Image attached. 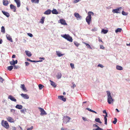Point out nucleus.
<instances>
[{"label": "nucleus", "instance_id": "obj_1", "mask_svg": "<svg viewBox=\"0 0 130 130\" xmlns=\"http://www.w3.org/2000/svg\"><path fill=\"white\" fill-rule=\"evenodd\" d=\"M94 13L91 11H89L88 13V15L87 16L86 18V20L87 23L88 24L90 25L91 22V15H93Z\"/></svg>", "mask_w": 130, "mask_h": 130}, {"label": "nucleus", "instance_id": "obj_2", "mask_svg": "<svg viewBox=\"0 0 130 130\" xmlns=\"http://www.w3.org/2000/svg\"><path fill=\"white\" fill-rule=\"evenodd\" d=\"M107 93L108 96L107 97V102L109 104H111L113 103L114 101L113 100L111 95L109 91H107Z\"/></svg>", "mask_w": 130, "mask_h": 130}, {"label": "nucleus", "instance_id": "obj_3", "mask_svg": "<svg viewBox=\"0 0 130 130\" xmlns=\"http://www.w3.org/2000/svg\"><path fill=\"white\" fill-rule=\"evenodd\" d=\"M2 125L6 129H8L9 128V126L7 122L5 121L4 120H2L1 122Z\"/></svg>", "mask_w": 130, "mask_h": 130}, {"label": "nucleus", "instance_id": "obj_4", "mask_svg": "<svg viewBox=\"0 0 130 130\" xmlns=\"http://www.w3.org/2000/svg\"><path fill=\"white\" fill-rule=\"evenodd\" d=\"M61 36L62 37L70 42H72L73 41L72 37H70L69 35H63Z\"/></svg>", "mask_w": 130, "mask_h": 130}, {"label": "nucleus", "instance_id": "obj_5", "mask_svg": "<svg viewBox=\"0 0 130 130\" xmlns=\"http://www.w3.org/2000/svg\"><path fill=\"white\" fill-rule=\"evenodd\" d=\"M38 109L40 110V112H41L40 114L41 115H45L47 114L43 108L41 107H39Z\"/></svg>", "mask_w": 130, "mask_h": 130}, {"label": "nucleus", "instance_id": "obj_6", "mask_svg": "<svg viewBox=\"0 0 130 130\" xmlns=\"http://www.w3.org/2000/svg\"><path fill=\"white\" fill-rule=\"evenodd\" d=\"M122 9V8L121 7H120L118 8L117 9H113L112 10V12L113 13H120V12H119V11L120 10H121Z\"/></svg>", "mask_w": 130, "mask_h": 130}, {"label": "nucleus", "instance_id": "obj_7", "mask_svg": "<svg viewBox=\"0 0 130 130\" xmlns=\"http://www.w3.org/2000/svg\"><path fill=\"white\" fill-rule=\"evenodd\" d=\"M74 15L78 20H80L82 19V17L78 13L75 12L74 13Z\"/></svg>", "mask_w": 130, "mask_h": 130}, {"label": "nucleus", "instance_id": "obj_8", "mask_svg": "<svg viewBox=\"0 0 130 130\" xmlns=\"http://www.w3.org/2000/svg\"><path fill=\"white\" fill-rule=\"evenodd\" d=\"M59 22L61 24L64 25H67V23H66L65 20L63 19H61L59 20Z\"/></svg>", "mask_w": 130, "mask_h": 130}, {"label": "nucleus", "instance_id": "obj_9", "mask_svg": "<svg viewBox=\"0 0 130 130\" xmlns=\"http://www.w3.org/2000/svg\"><path fill=\"white\" fill-rule=\"evenodd\" d=\"M10 8L13 12H16L17 8L14 5L12 4H10Z\"/></svg>", "mask_w": 130, "mask_h": 130}, {"label": "nucleus", "instance_id": "obj_10", "mask_svg": "<svg viewBox=\"0 0 130 130\" xmlns=\"http://www.w3.org/2000/svg\"><path fill=\"white\" fill-rule=\"evenodd\" d=\"M7 120L11 123L14 122V119L10 117H8L7 118Z\"/></svg>", "mask_w": 130, "mask_h": 130}, {"label": "nucleus", "instance_id": "obj_11", "mask_svg": "<svg viewBox=\"0 0 130 130\" xmlns=\"http://www.w3.org/2000/svg\"><path fill=\"white\" fill-rule=\"evenodd\" d=\"M21 96L25 99H28L29 98V97L27 94L22 93L21 94Z\"/></svg>", "mask_w": 130, "mask_h": 130}, {"label": "nucleus", "instance_id": "obj_12", "mask_svg": "<svg viewBox=\"0 0 130 130\" xmlns=\"http://www.w3.org/2000/svg\"><path fill=\"white\" fill-rule=\"evenodd\" d=\"M14 2L16 3L17 7H19L21 5L20 1V0H14Z\"/></svg>", "mask_w": 130, "mask_h": 130}, {"label": "nucleus", "instance_id": "obj_13", "mask_svg": "<svg viewBox=\"0 0 130 130\" xmlns=\"http://www.w3.org/2000/svg\"><path fill=\"white\" fill-rule=\"evenodd\" d=\"M2 12L3 14L6 17H8L10 16V15L8 12H5L4 11H2Z\"/></svg>", "mask_w": 130, "mask_h": 130}, {"label": "nucleus", "instance_id": "obj_14", "mask_svg": "<svg viewBox=\"0 0 130 130\" xmlns=\"http://www.w3.org/2000/svg\"><path fill=\"white\" fill-rule=\"evenodd\" d=\"M8 98L13 101L16 102L17 101L16 99H15L13 96L10 95L9 96Z\"/></svg>", "mask_w": 130, "mask_h": 130}, {"label": "nucleus", "instance_id": "obj_15", "mask_svg": "<svg viewBox=\"0 0 130 130\" xmlns=\"http://www.w3.org/2000/svg\"><path fill=\"white\" fill-rule=\"evenodd\" d=\"M58 98L62 100L64 102H65L66 101V99L65 98H64L63 96L62 95L58 96Z\"/></svg>", "mask_w": 130, "mask_h": 130}, {"label": "nucleus", "instance_id": "obj_16", "mask_svg": "<svg viewBox=\"0 0 130 130\" xmlns=\"http://www.w3.org/2000/svg\"><path fill=\"white\" fill-rule=\"evenodd\" d=\"M6 37L8 40L11 42H13L12 39L10 35L7 34L6 35Z\"/></svg>", "mask_w": 130, "mask_h": 130}, {"label": "nucleus", "instance_id": "obj_17", "mask_svg": "<svg viewBox=\"0 0 130 130\" xmlns=\"http://www.w3.org/2000/svg\"><path fill=\"white\" fill-rule=\"evenodd\" d=\"M50 81L51 82V85L53 86L54 88H55L57 86L56 84L53 82L51 81L50 80Z\"/></svg>", "mask_w": 130, "mask_h": 130}, {"label": "nucleus", "instance_id": "obj_18", "mask_svg": "<svg viewBox=\"0 0 130 130\" xmlns=\"http://www.w3.org/2000/svg\"><path fill=\"white\" fill-rule=\"evenodd\" d=\"M8 1L3 0V4L4 5L7 6L8 4Z\"/></svg>", "mask_w": 130, "mask_h": 130}, {"label": "nucleus", "instance_id": "obj_19", "mask_svg": "<svg viewBox=\"0 0 130 130\" xmlns=\"http://www.w3.org/2000/svg\"><path fill=\"white\" fill-rule=\"evenodd\" d=\"M25 52L26 53V55L28 57H30L31 56V52L28 51H25Z\"/></svg>", "mask_w": 130, "mask_h": 130}, {"label": "nucleus", "instance_id": "obj_20", "mask_svg": "<svg viewBox=\"0 0 130 130\" xmlns=\"http://www.w3.org/2000/svg\"><path fill=\"white\" fill-rule=\"evenodd\" d=\"M52 11L50 9H48L44 13L45 14H50Z\"/></svg>", "mask_w": 130, "mask_h": 130}, {"label": "nucleus", "instance_id": "obj_21", "mask_svg": "<svg viewBox=\"0 0 130 130\" xmlns=\"http://www.w3.org/2000/svg\"><path fill=\"white\" fill-rule=\"evenodd\" d=\"M62 76V74L61 73H58L56 75V77L58 79H60L61 78Z\"/></svg>", "mask_w": 130, "mask_h": 130}, {"label": "nucleus", "instance_id": "obj_22", "mask_svg": "<svg viewBox=\"0 0 130 130\" xmlns=\"http://www.w3.org/2000/svg\"><path fill=\"white\" fill-rule=\"evenodd\" d=\"M116 68L117 70H121L123 69V68L121 66L119 65L116 66Z\"/></svg>", "mask_w": 130, "mask_h": 130}, {"label": "nucleus", "instance_id": "obj_23", "mask_svg": "<svg viewBox=\"0 0 130 130\" xmlns=\"http://www.w3.org/2000/svg\"><path fill=\"white\" fill-rule=\"evenodd\" d=\"M15 107L19 109H21L23 107V106L21 105L18 104L16 105Z\"/></svg>", "mask_w": 130, "mask_h": 130}, {"label": "nucleus", "instance_id": "obj_24", "mask_svg": "<svg viewBox=\"0 0 130 130\" xmlns=\"http://www.w3.org/2000/svg\"><path fill=\"white\" fill-rule=\"evenodd\" d=\"M52 12L53 14H57L58 13V12L56 9H54Z\"/></svg>", "mask_w": 130, "mask_h": 130}, {"label": "nucleus", "instance_id": "obj_25", "mask_svg": "<svg viewBox=\"0 0 130 130\" xmlns=\"http://www.w3.org/2000/svg\"><path fill=\"white\" fill-rule=\"evenodd\" d=\"M20 87L24 91L26 90V88L25 87V85L24 84H21V85Z\"/></svg>", "mask_w": 130, "mask_h": 130}, {"label": "nucleus", "instance_id": "obj_26", "mask_svg": "<svg viewBox=\"0 0 130 130\" xmlns=\"http://www.w3.org/2000/svg\"><path fill=\"white\" fill-rule=\"evenodd\" d=\"M122 30V29L121 28H118L117 29L115 30V31L116 33H117L118 32H121Z\"/></svg>", "mask_w": 130, "mask_h": 130}, {"label": "nucleus", "instance_id": "obj_27", "mask_svg": "<svg viewBox=\"0 0 130 130\" xmlns=\"http://www.w3.org/2000/svg\"><path fill=\"white\" fill-rule=\"evenodd\" d=\"M56 53L58 57H61L64 55L63 54H61L58 51H56Z\"/></svg>", "mask_w": 130, "mask_h": 130}, {"label": "nucleus", "instance_id": "obj_28", "mask_svg": "<svg viewBox=\"0 0 130 130\" xmlns=\"http://www.w3.org/2000/svg\"><path fill=\"white\" fill-rule=\"evenodd\" d=\"M95 121L101 124L102 123V122L100 121L99 118H98L95 119Z\"/></svg>", "mask_w": 130, "mask_h": 130}, {"label": "nucleus", "instance_id": "obj_29", "mask_svg": "<svg viewBox=\"0 0 130 130\" xmlns=\"http://www.w3.org/2000/svg\"><path fill=\"white\" fill-rule=\"evenodd\" d=\"M10 64L11 65L14 66L15 63L14 60L13 59H12V61L10 62Z\"/></svg>", "mask_w": 130, "mask_h": 130}, {"label": "nucleus", "instance_id": "obj_30", "mask_svg": "<svg viewBox=\"0 0 130 130\" xmlns=\"http://www.w3.org/2000/svg\"><path fill=\"white\" fill-rule=\"evenodd\" d=\"M38 87H39V89L41 90L42 89V88L44 87V86L41 84H39L38 85Z\"/></svg>", "mask_w": 130, "mask_h": 130}, {"label": "nucleus", "instance_id": "obj_31", "mask_svg": "<svg viewBox=\"0 0 130 130\" xmlns=\"http://www.w3.org/2000/svg\"><path fill=\"white\" fill-rule=\"evenodd\" d=\"M31 1L32 3H38L39 2V0H31Z\"/></svg>", "mask_w": 130, "mask_h": 130}, {"label": "nucleus", "instance_id": "obj_32", "mask_svg": "<svg viewBox=\"0 0 130 130\" xmlns=\"http://www.w3.org/2000/svg\"><path fill=\"white\" fill-rule=\"evenodd\" d=\"M1 32L3 33H5V28L3 26H2L1 27Z\"/></svg>", "mask_w": 130, "mask_h": 130}, {"label": "nucleus", "instance_id": "obj_33", "mask_svg": "<svg viewBox=\"0 0 130 130\" xmlns=\"http://www.w3.org/2000/svg\"><path fill=\"white\" fill-rule=\"evenodd\" d=\"M13 68V66H9L7 68L8 70L10 71H11Z\"/></svg>", "mask_w": 130, "mask_h": 130}, {"label": "nucleus", "instance_id": "obj_34", "mask_svg": "<svg viewBox=\"0 0 130 130\" xmlns=\"http://www.w3.org/2000/svg\"><path fill=\"white\" fill-rule=\"evenodd\" d=\"M108 32V30H105L104 29H103L102 30L101 32H103L104 34H106Z\"/></svg>", "mask_w": 130, "mask_h": 130}, {"label": "nucleus", "instance_id": "obj_35", "mask_svg": "<svg viewBox=\"0 0 130 130\" xmlns=\"http://www.w3.org/2000/svg\"><path fill=\"white\" fill-rule=\"evenodd\" d=\"M44 17H42L41 19L40 20V22L42 24H43L44 22Z\"/></svg>", "mask_w": 130, "mask_h": 130}, {"label": "nucleus", "instance_id": "obj_36", "mask_svg": "<svg viewBox=\"0 0 130 130\" xmlns=\"http://www.w3.org/2000/svg\"><path fill=\"white\" fill-rule=\"evenodd\" d=\"M84 43L86 45V46H87L88 48H90L91 49H92L90 46L89 44L86 43Z\"/></svg>", "mask_w": 130, "mask_h": 130}, {"label": "nucleus", "instance_id": "obj_37", "mask_svg": "<svg viewBox=\"0 0 130 130\" xmlns=\"http://www.w3.org/2000/svg\"><path fill=\"white\" fill-rule=\"evenodd\" d=\"M66 119L67 122H68L69 120L71 119V118L70 117L67 116H66Z\"/></svg>", "mask_w": 130, "mask_h": 130}, {"label": "nucleus", "instance_id": "obj_38", "mask_svg": "<svg viewBox=\"0 0 130 130\" xmlns=\"http://www.w3.org/2000/svg\"><path fill=\"white\" fill-rule=\"evenodd\" d=\"M122 14L123 15H126L128 14V13L127 12H125L123 11L122 12Z\"/></svg>", "mask_w": 130, "mask_h": 130}, {"label": "nucleus", "instance_id": "obj_39", "mask_svg": "<svg viewBox=\"0 0 130 130\" xmlns=\"http://www.w3.org/2000/svg\"><path fill=\"white\" fill-rule=\"evenodd\" d=\"M114 120L112 122L114 124H115L117 123V119L116 118H114Z\"/></svg>", "mask_w": 130, "mask_h": 130}, {"label": "nucleus", "instance_id": "obj_40", "mask_svg": "<svg viewBox=\"0 0 130 130\" xmlns=\"http://www.w3.org/2000/svg\"><path fill=\"white\" fill-rule=\"evenodd\" d=\"M26 109L25 108H24L21 110V111L22 113H24L26 111Z\"/></svg>", "mask_w": 130, "mask_h": 130}, {"label": "nucleus", "instance_id": "obj_41", "mask_svg": "<svg viewBox=\"0 0 130 130\" xmlns=\"http://www.w3.org/2000/svg\"><path fill=\"white\" fill-rule=\"evenodd\" d=\"M74 44L77 47L79 45V44L77 42H74Z\"/></svg>", "mask_w": 130, "mask_h": 130}, {"label": "nucleus", "instance_id": "obj_42", "mask_svg": "<svg viewBox=\"0 0 130 130\" xmlns=\"http://www.w3.org/2000/svg\"><path fill=\"white\" fill-rule=\"evenodd\" d=\"M104 119L105 121V124L106 125H107V118H104Z\"/></svg>", "mask_w": 130, "mask_h": 130}, {"label": "nucleus", "instance_id": "obj_43", "mask_svg": "<svg viewBox=\"0 0 130 130\" xmlns=\"http://www.w3.org/2000/svg\"><path fill=\"white\" fill-rule=\"evenodd\" d=\"M70 65L71 68L73 69L74 68V65L72 63H71L70 64Z\"/></svg>", "mask_w": 130, "mask_h": 130}, {"label": "nucleus", "instance_id": "obj_44", "mask_svg": "<svg viewBox=\"0 0 130 130\" xmlns=\"http://www.w3.org/2000/svg\"><path fill=\"white\" fill-rule=\"evenodd\" d=\"M33 126H32L30 127L27 128V130H32L33 129Z\"/></svg>", "mask_w": 130, "mask_h": 130}, {"label": "nucleus", "instance_id": "obj_45", "mask_svg": "<svg viewBox=\"0 0 130 130\" xmlns=\"http://www.w3.org/2000/svg\"><path fill=\"white\" fill-rule=\"evenodd\" d=\"M100 48L102 49H104L105 47H104L103 45H100Z\"/></svg>", "mask_w": 130, "mask_h": 130}, {"label": "nucleus", "instance_id": "obj_46", "mask_svg": "<svg viewBox=\"0 0 130 130\" xmlns=\"http://www.w3.org/2000/svg\"><path fill=\"white\" fill-rule=\"evenodd\" d=\"M42 61V60H39V61H36L35 60H32L31 62H41Z\"/></svg>", "mask_w": 130, "mask_h": 130}, {"label": "nucleus", "instance_id": "obj_47", "mask_svg": "<svg viewBox=\"0 0 130 130\" xmlns=\"http://www.w3.org/2000/svg\"><path fill=\"white\" fill-rule=\"evenodd\" d=\"M25 64L26 66H29V63L28 62H25Z\"/></svg>", "mask_w": 130, "mask_h": 130}, {"label": "nucleus", "instance_id": "obj_48", "mask_svg": "<svg viewBox=\"0 0 130 130\" xmlns=\"http://www.w3.org/2000/svg\"><path fill=\"white\" fill-rule=\"evenodd\" d=\"M4 80V79L1 77L0 76V81L1 82H3Z\"/></svg>", "mask_w": 130, "mask_h": 130}, {"label": "nucleus", "instance_id": "obj_49", "mask_svg": "<svg viewBox=\"0 0 130 130\" xmlns=\"http://www.w3.org/2000/svg\"><path fill=\"white\" fill-rule=\"evenodd\" d=\"M27 35H28L30 37H32L33 36L32 35V34L30 33H28Z\"/></svg>", "mask_w": 130, "mask_h": 130}, {"label": "nucleus", "instance_id": "obj_50", "mask_svg": "<svg viewBox=\"0 0 130 130\" xmlns=\"http://www.w3.org/2000/svg\"><path fill=\"white\" fill-rule=\"evenodd\" d=\"M98 67H100L101 68H102L104 67V66L102 64H99L98 65Z\"/></svg>", "mask_w": 130, "mask_h": 130}, {"label": "nucleus", "instance_id": "obj_51", "mask_svg": "<svg viewBox=\"0 0 130 130\" xmlns=\"http://www.w3.org/2000/svg\"><path fill=\"white\" fill-rule=\"evenodd\" d=\"M14 69H17L18 67V66L14 65Z\"/></svg>", "mask_w": 130, "mask_h": 130}, {"label": "nucleus", "instance_id": "obj_52", "mask_svg": "<svg viewBox=\"0 0 130 130\" xmlns=\"http://www.w3.org/2000/svg\"><path fill=\"white\" fill-rule=\"evenodd\" d=\"M91 30L92 31H95L97 30V29L96 28H94L92 29Z\"/></svg>", "mask_w": 130, "mask_h": 130}, {"label": "nucleus", "instance_id": "obj_53", "mask_svg": "<svg viewBox=\"0 0 130 130\" xmlns=\"http://www.w3.org/2000/svg\"><path fill=\"white\" fill-rule=\"evenodd\" d=\"M76 86V85L75 84H74L73 85V86H71V88L73 89Z\"/></svg>", "mask_w": 130, "mask_h": 130}, {"label": "nucleus", "instance_id": "obj_54", "mask_svg": "<svg viewBox=\"0 0 130 130\" xmlns=\"http://www.w3.org/2000/svg\"><path fill=\"white\" fill-rule=\"evenodd\" d=\"M86 109H87L88 110H89V111H91V112H92V110H91V109H90V108H86Z\"/></svg>", "mask_w": 130, "mask_h": 130}, {"label": "nucleus", "instance_id": "obj_55", "mask_svg": "<svg viewBox=\"0 0 130 130\" xmlns=\"http://www.w3.org/2000/svg\"><path fill=\"white\" fill-rule=\"evenodd\" d=\"M107 115H107V113H106V115H103V116L104 117V118H107V117H108Z\"/></svg>", "mask_w": 130, "mask_h": 130}, {"label": "nucleus", "instance_id": "obj_56", "mask_svg": "<svg viewBox=\"0 0 130 130\" xmlns=\"http://www.w3.org/2000/svg\"><path fill=\"white\" fill-rule=\"evenodd\" d=\"M82 119H83V120H84V121H86L87 120L86 119V118H84V117H82Z\"/></svg>", "mask_w": 130, "mask_h": 130}, {"label": "nucleus", "instance_id": "obj_57", "mask_svg": "<svg viewBox=\"0 0 130 130\" xmlns=\"http://www.w3.org/2000/svg\"><path fill=\"white\" fill-rule=\"evenodd\" d=\"M12 128L13 130H16V128L15 127L13 126L12 127Z\"/></svg>", "mask_w": 130, "mask_h": 130}, {"label": "nucleus", "instance_id": "obj_58", "mask_svg": "<svg viewBox=\"0 0 130 130\" xmlns=\"http://www.w3.org/2000/svg\"><path fill=\"white\" fill-rule=\"evenodd\" d=\"M103 113H105L106 114V113H107L106 112V111L105 110H104L103 111Z\"/></svg>", "mask_w": 130, "mask_h": 130}, {"label": "nucleus", "instance_id": "obj_59", "mask_svg": "<svg viewBox=\"0 0 130 130\" xmlns=\"http://www.w3.org/2000/svg\"><path fill=\"white\" fill-rule=\"evenodd\" d=\"M10 111L11 112H15V110L13 109H11L10 110Z\"/></svg>", "mask_w": 130, "mask_h": 130}, {"label": "nucleus", "instance_id": "obj_60", "mask_svg": "<svg viewBox=\"0 0 130 130\" xmlns=\"http://www.w3.org/2000/svg\"><path fill=\"white\" fill-rule=\"evenodd\" d=\"M26 59H27V61H29L30 62H31V60H30V59L28 58H26Z\"/></svg>", "mask_w": 130, "mask_h": 130}, {"label": "nucleus", "instance_id": "obj_61", "mask_svg": "<svg viewBox=\"0 0 130 130\" xmlns=\"http://www.w3.org/2000/svg\"><path fill=\"white\" fill-rule=\"evenodd\" d=\"M15 55L14 54L12 56V58H15Z\"/></svg>", "mask_w": 130, "mask_h": 130}, {"label": "nucleus", "instance_id": "obj_62", "mask_svg": "<svg viewBox=\"0 0 130 130\" xmlns=\"http://www.w3.org/2000/svg\"><path fill=\"white\" fill-rule=\"evenodd\" d=\"M99 41H101V42H102V43L103 42V41H102V39H99Z\"/></svg>", "mask_w": 130, "mask_h": 130}, {"label": "nucleus", "instance_id": "obj_63", "mask_svg": "<svg viewBox=\"0 0 130 130\" xmlns=\"http://www.w3.org/2000/svg\"><path fill=\"white\" fill-rule=\"evenodd\" d=\"M92 112H93V113H96V114L97 113V112L96 111H94V110H92Z\"/></svg>", "mask_w": 130, "mask_h": 130}, {"label": "nucleus", "instance_id": "obj_64", "mask_svg": "<svg viewBox=\"0 0 130 130\" xmlns=\"http://www.w3.org/2000/svg\"><path fill=\"white\" fill-rule=\"evenodd\" d=\"M2 40L0 38V44L2 43Z\"/></svg>", "mask_w": 130, "mask_h": 130}]
</instances>
